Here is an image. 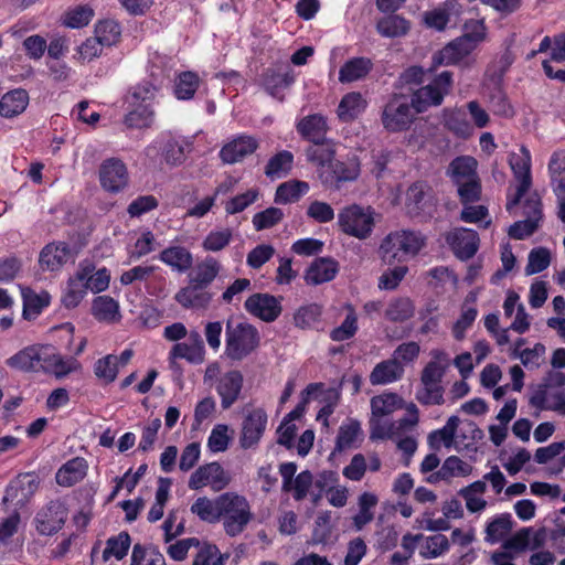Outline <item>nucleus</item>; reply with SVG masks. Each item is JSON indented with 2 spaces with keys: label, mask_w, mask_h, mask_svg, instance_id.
<instances>
[{
  "label": "nucleus",
  "mask_w": 565,
  "mask_h": 565,
  "mask_svg": "<svg viewBox=\"0 0 565 565\" xmlns=\"http://www.w3.org/2000/svg\"><path fill=\"white\" fill-rule=\"evenodd\" d=\"M509 164L513 171L515 185H510L507 192V210L511 211L516 206H521L523 212H542L543 204L540 194L531 191V154L530 151L522 147L520 153H511L509 156Z\"/></svg>",
  "instance_id": "obj_1"
},
{
  "label": "nucleus",
  "mask_w": 565,
  "mask_h": 565,
  "mask_svg": "<svg viewBox=\"0 0 565 565\" xmlns=\"http://www.w3.org/2000/svg\"><path fill=\"white\" fill-rule=\"evenodd\" d=\"M260 345L258 329L246 321L227 320L225 328V354L232 361H243Z\"/></svg>",
  "instance_id": "obj_2"
},
{
  "label": "nucleus",
  "mask_w": 565,
  "mask_h": 565,
  "mask_svg": "<svg viewBox=\"0 0 565 565\" xmlns=\"http://www.w3.org/2000/svg\"><path fill=\"white\" fill-rule=\"evenodd\" d=\"M220 521H223L225 533L235 537L239 535L253 519L247 499L234 492L221 494Z\"/></svg>",
  "instance_id": "obj_3"
},
{
  "label": "nucleus",
  "mask_w": 565,
  "mask_h": 565,
  "mask_svg": "<svg viewBox=\"0 0 565 565\" xmlns=\"http://www.w3.org/2000/svg\"><path fill=\"white\" fill-rule=\"evenodd\" d=\"M425 245V237L417 232L402 231L388 234L381 244L382 258L386 263H403L416 256Z\"/></svg>",
  "instance_id": "obj_4"
},
{
  "label": "nucleus",
  "mask_w": 565,
  "mask_h": 565,
  "mask_svg": "<svg viewBox=\"0 0 565 565\" xmlns=\"http://www.w3.org/2000/svg\"><path fill=\"white\" fill-rule=\"evenodd\" d=\"M454 79L450 71H443L436 75L427 85L419 86L412 94V106L416 114H422L430 107H438L443 104L452 88Z\"/></svg>",
  "instance_id": "obj_5"
},
{
  "label": "nucleus",
  "mask_w": 565,
  "mask_h": 565,
  "mask_svg": "<svg viewBox=\"0 0 565 565\" xmlns=\"http://www.w3.org/2000/svg\"><path fill=\"white\" fill-rule=\"evenodd\" d=\"M412 100L408 102L404 94H394L382 113V124L391 132L404 131L414 121Z\"/></svg>",
  "instance_id": "obj_6"
},
{
  "label": "nucleus",
  "mask_w": 565,
  "mask_h": 565,
  "mask_svg": "<svg viewBox=\"0 0 565 565\" xmlns=\"http://www.w3.org/2000/svg\"><path fill=\"white\" fill-rule=\"evenodd\" d=\"M40 487V478L35 472L19 473L6 488L2 502L11 503L13 511L20 512L33 498Z\"/></svg>",
  "instance_id": "obj_7"
},
{
  "label": "nucleus",
  "mask_w": 565,
  "mask_h": 565,
  "mask_svg": "<svg viewBox=\"0 0 565 565\" xmlns=\"http://www.w3.org/2000/svg\"><path fill=\"white\" fill-rule=\"evenodd\" d=\"M67 515L68 509L63 501L51 500L36 512L35 529L41 535L52 536L63 529Z\"/></svg>",
  "instance_id": "obj_8"
},
{
  "label": "nucleus",
  "mask_w": 565,
  "mask_h": 565,
  "mask_svg": "<svg viewBox=\"0 0 565 565\" xmlns=\"http://www.w3.org/2000/svg\"><path fill=\"white\" fill-rule=\"evenodd\" d=\"M268 416L263 408L257 407L249 411L242 422L238 440L241 448L245 450L256 448L266 430Z\"/></svg>",
  "instance_id": "obj_9"
},
{
  "label": "nucleus",
  "mask_w": 565,
  "mask_h": 565,
  "mask_svg": "<svg viewBox=\"0 0 565 565\" xmlns=\"http://www.w3.org/2000/svg\"><path fill=\"white\" fill-rule=\"evenodd\" d=\"M476 50L473 42L467 36H459L436 52L431 57L428 72H434L441 65H456L468 57Z\"/></svg>",
  "instance_id": "obj_10"
},
{
  "label": "nucleus",
  "mask_w": 565,
  "mask_h": 565,
  "mask_svg": "<svg viewBox=\"0 0 565 565\" xmlns=\"http://www.w3.org/2000/svg\"><path fill=\"white\" fill-rule=\"evenodd\" d=\"M40 348L39 372L42 371L54 375L56 379H62L74 372L79 365L73 358L65 360L51 344H41Z\"/></svg>",
  "instance_id": "obj_11"
},
{
  "label": "nucleus",
  "mask_w": 565,
  "mask_h": 565,
  "mask_svg": "<svg viewBox=\"0 0 565 565\" xmlns=\"http://www.w3.org/2000/svg\"><path fill=\"white\" fill-rule=\"evenodd\" d=\"M360 174V163L355 157L345 161L333 160L326 169L319 171L322 183L340 188L342 182L354 181Z\"/></svg>",
  "instance_id": "obj_12"
},
{
  "label": "nucleus",
  "mask_w": 565,
  "mask_h": 565,
  "mask_svg": "<svg viewBox=\"0 0 565 565\" xmlns=\"http://www.w3.org/2000/svg\"><path fill=\"white\" fill-rule=\"evenodd\" d=\"M99 182L104 190L111 193L120 192L128 184V171L118 158H109L99 167Z\"/></svg>",
  "instance_id": "obj_13"
},
{
  "label": "nucleus",
  "mask_w": 565,
  "mask_h": 565,
  "mask_svg": "<svg viewBox=\"0 0 565 565\" xmlns=\"http://www.w3.org/2000/svg\"><path fill=\"white\" fill-rule=\"evenodd\" d=\"M245 310L265 322L275 321L281 313L280 300L269 294H253L244 303Z\"/></svg>",
  "instance_id": "obj_14"
},
{
  "label": "nucleus",
  "mask_w": 565,
  "mask_h": 565,
  "mask_svg": "<svg viewBox=\"0 0 565 565\" xmlns=\"http://www.w3.org/2000/svg\"><path fill=\"white\" fill-rule=\"evenodd\" d=\"M228 483V478L221 463L213 461L200 466L189 479V488L200 490L206 486H211L215 490H222Z\"/></svg>",
  "instance_id": "obj_15"
},
{
  "label": "nucleus",
  "mask_w": 565,
  "mask_h": 565,
  "mask_svg": "<svg viewBox=\"0 0 565 565\" xmlns=\"http://www.w3.org/2000/svg\"><path fill=\"white\" fill-rule=\"evenodd\" d=\"M243 381V374L237 370L228 371L217 380L215 390L221 397L223 409H228L238 399Z\"/></svg>",
  "instance_id": "obj_16"
},
{
  "label": "nucleus",
  "mask_w": 565,
  "mask_h": 565,
  "mask_svg": "<svg viewBox=\"0 0 565 565\" xmlns=\"http://www.w3.org/2000/svg\"><path fill=\"white\" fill-rule=\"evenodd\" d=\"M454 254L461 260H467L475 256L479 248V236L473 230H456L447 236Z\"/></svg>",
  "instance_id": "obj_17"
},
{
  "label": "nucleus",
  "mask_w": 565,
  "mask_h": 565,
  "mask_svg": "<svg viewBox=\"0 0 565 565\" xmlns=\"http://www.w3.org/2000/svg\"><path fill=\"white\" fill-rule=\"evenodd\" d=\"M548 171L558 212H565V150H558L552 154Z\"/></svg>",
  "instance_id": "obj_18"
},
{
  "label": "nucleus",
  "mask_w": 565,
  "mask_h": 565,
  "mask_svg": "<svg viewBox=\"0 0 565 565\" xmlns=\"http://www.w3.org/2000/svg\"><path fill=\"white\" fill-rule=\"evenodd\" d=\"M257 148L258 141L254 137L242 135L224 145L220 157L224 163L233 164L255 152Z\"/></svg>",
  "instance_id": "obj_19"
},
{
  "label": "nucleus",
  "mask_w": 565,
  "mask_h": 565,
  "mask_svg": "<svg viewBox=\"0 0 565 565\" xmlns=\"http://www.w3.org/2000/svg\"><path fill=\"white\" fill-rule=\"evenodd\" d=\"M72 256L71 247L65 242L50 243L40 253L39 263L44 270H58Z\"/></svg>",
  "instance_id": "obj_20"
},
{
  "label": "nucleus",
  "mask_w": 565,
  "mask_h": 565,
  "mask_svg": "<svg viewBox=\"0 0 565 565\" xmlns=\"http://www.w3.org/2000/svg\"><path fill=\"white\" fill-rule=\"evenodd\" d=\"M339 273V263L331 257H318L306 270L305 280L308 285H321L331 281Z\"/></svg>",
  "instance_id": "obj_21"
},
{
  "label": "nucleus",
  "mask_w": 565,
  "mask_h": 565,
  "mask_svg": "<svg viewBox=\"0 0 565 565\" xmlns=\"http://www.w3.org/2000/svg\"><path fill=\"white\" fill-rule=\"evenodd\" d=\"M88 463L83 457H74L63 463L55 473L56 483L61 487H73L87 475Z\"/></svg>",
  "instance_id": "obj_22"
},
{
  "label": "nucleus",
  "mask_w": 565,
  "mask_h": 565,
  "mask_svg": "<svg viewBox=\"0 0 565 565\" xmlns=\"http://www.w3.org/2000/svg\"><path fill=\"white\" fill-rule=\"evenodd\" d=\"M461 10L462 6L458 0H446L440 7L425 12V24L430 29L443 31L449 23L450 18L458 17Z\"/></svg>",
  "instance_id": "obj_23"
},
{
  "label": "nucleus",
  "mask_w": 565,
  "mask_h": 565,
  "mask_svg": "<svg viewBox=\"0 0 565 565\" xmlns=\"http://www.w3.org/2000/svg\"><path fill=\"white\" fill-rule=\"evenodd\" d=\"M206 289L189 281L188 286L175 294V300L186 309H205L212 300V294Z\"/></svg>",
  "instance_id": "obj_24"
},
{
  "label": "nucleus",
  "mask_w": 565,
  "mask_h": 565,
  "mask_svg": "<svg viewBox=\"0 0 565 565\" xmlns=\"http://www.w3.org/2000/svg\"><path fill=\"white\" fill-rule=\"evenodd\" d=\"M339 225L344 233L365 238L374 226L373 214H339Z\"/></svg>",
  "instance_id": "obj_25"
},
{
  "label": "nucleus",
  "mask_w": 565,
  "mask_h": 565,
  "mask_svg": "<svg viewBox=\"0 0 565 565\" xmlns=\"http://www.w3.org/2000/svg\"><path fill=\"white\" fill-rule=\"evenodd\" d=\"M328 130L327 119L320 114L306 116L297 124V131L311 143L323 141Z\"/></svg>",
  "instance_id": "obj_26"
},
{
  "label": "nucleus",
  "mask_w": 565,
  "mask_h": 565,
  "mask_svg": "<svg viewBox=\"0 0 565 565\" xmlns=\"http://www.w3.org/2000/svg\"><path fill=\"white\" fill-rule=\"evenodd\" d=\"M295 82L294 74L288 71L281 73L274 68H267L262 75V83L265 90L273 97L284 100V95L281 92Z\"/></svg>",
  "instance_id": "obj_27"
},
{
  "label": "nucleus",
  "mask_w": 565,
  "mask_h": 565,
  "mask_svg": "<svg viewBox=\"0 0 565 565\" xmlns=\"http://www.w3.org/2000/svg\"><path fill=\"white\" fill-rule=\"evenodd\" d=\"M455 185L457 186V193L460 202L463 205L461 212H488V207L484 205H478L476 207L469 206L481 199L482 188L480 178L469 179L468 181H463Z\"/></svg>",
  "instance_id": "obj_28"
},
{
  "label": "nucleus",
  "mask_w": 565,
  "mask_h": 565,
  "mask_svg": "<svg viewBox=\"0 0 565 565\" xmlns=\"http://www.w3.org/2000/svg\"><path fill=\"white\" fill-rule=\"evenodd\" d=\"M85 273L75 271L67 280L66 288L62 295L61 302L66 309L76 308L87 295L85 285Z\"/></svg>",
  "instance_id": "obj_29"
},
{
  "label": "nucleus",
  "mask_w": 565,
  "mask_h": 565,
  "mask_svg": "<svg viewBox=\"0 0 565 565\" xmlns=\"http://www.w3.org/2000/svg\"><path fill=\"white\" fill-rule=\"evenodd\" d=\"M158 258L178 273H185L193 265L191 252L183 246L167 247L160 252Z\"/></svg>",
  "instance_id": "obj_30"
},
{
  "label": "nucleus",
  "mask_w": 565,
  "mask_h": 565,
  "mask_svg": "<svg viewBox=\"0 0 565 565\" xmlns=\"http://www.w3.org/2000/svg\"><path fill=\"white\" fill-rule=\"evenodd\" d=\"M406 206L409 210H426L434 204V191L429 184L423 181L413 183L406 191Z\"/></svg>",
  "instance_id": "obj_31"
},
{
  "label": "nucleus",
  "mask_w": 565,
  "mask_h": 565,
  "mask_svg": "<svg viewBox=\"0 0 565 565\" xmlns=\"http://www.w3.org/2000/svg\"><path fill=\"white\" fill-rule=\"evenodd\" d=\"M404 367L396 359H390L377 363L370 374L373 385L393 383L403 376Z\"/></svg>",
  "instance_id": "obj_32"
},
{
  "label": "nucleus",
  "mask_w": 565,
  "mask_h": 565,
  "mask_svg": "<svg viewBox=\"0 0 565 565\" xmlns=\"http://www.w3.org/2000/svg\"><path fill=\"white\" fill-rule=\"evenodd\" d=\"M78 273H87L85 275V285L88 290L94 294L105 291L109 287L110 273L106 267L95 270V265L90 262H83L78 265Z\"/></svg>",
  "instance_id": "obj_33"
},
{
  "label": "nucleus",
  "mask_w": 565,
  "mask_h": 565,
  "mask_svg": "<svg viewBox=\"0 0 565 565\" xmlns=\"http://www.w3.org/2000/svg\"><path fill=\"white\" fill-rule=\"evenodd\" d=\"M29 104V94L25 89L18 88L6 93L0 99V115L12 118L22 114Z\"/></svg>",
  "instance_id": "obj_34"
},
{
  "label": "nucleus",
  "mask_w": 565,
  "mask_h": 565,
  "mask_svg": "<svg viewBox=\"0 0 565 565\" xmlns=\"http://www.w3.org/2000/svg\"><path fill=\"white\" fill-rule=\"evenodd\" d=\"M40 345L33 344L20 350L7 360V364L23 372H39Z\"/></svg>",
  "instance_id": "obj_35"
},
{
  "label": "nucleus",
  "mask_w": 565,
  "mask_h": 565,
  "mask_svg": "<svg viewBox=\"0 0 565 565\" xmlns=\"http://www.w3.org/2000/svg\"><path fill=\"white\" fill-rule=\"evenodd\" d=\"M220 271V262L212 256H207L202 262H200L195 269L189 275V281L207 288L217 277Z\"/></svg>",
  "instance_id": "obj_36"
},
{
  "label": "nucleus",
  "mask_w": 565,
  "mask_h": 565,
  "mask_svg": "<svg viewBox=\"0 0 565 565\" xmlns=\"http://www.w3.org/2000/svg\"><path fill=\"white\" fill-rule=\"evenodd\" d=\"M335 143L326 138L323 141L313 142L306 149L307 160L320 167V170L326 169L332 163L335 156Z\"/></svg>",
  "instance_id": "obj_37"
},
{
  "label": "nucleus",
  "mask_w": 565,
  "mask_h": 565,
  "mask_svg": "<svg viewBox=\"0 0 565 565\" xmlns=\"http://www.w3.org/2000/svg\"><path fill=\"white\" fill-rule=\"evenodd\" d=\"M92 315L99 322L114 323L119 321L118 302L110 296H97L92 303Z\"/></svg>",
  "instance_id": "obj_38"
},
{
  "label": "nucleus",
  "mask_w": 565,
  "mask_h": 565,
  "mask_svg": "<svg viewBox=\"0 0 565 565\" xmlns=\"http://www.w3.org/2000/svg\"><path fill=\"white\" fill-rule=\"evenodd\" d=\"M478 162L470 156H461L455 158L447 170L455 184L468 181L469 179L479 178L477 173Z\"/></svg>",
  "instance_id": "obj_39"
},
{
  "label": "nucleus",
  "mask_w": 565,
  "mask_h": 565,
  "mask_svg": "<svg viewBox=\"0 0 565 565\" xmlns=\"http://www.w3.org/2000/svg\"><path fill=\"white\" fill-rule=\"evenodd\" d=\"M372 62L367 57H353L345 62L339 71L341 83H351L365 77L372 70Z\"/></svg>",
  "instance_id": "obj_40"
},
{
  "label": "nucleus",
  "mask_w": 565,
  "mask_h": 565,
  "mask_svg": "<svg viewBox=\"0 0 565 565\" xmlns=\"http://www.w3.org/2000/svg\"><path fill=\"white\" fill-rule=\"evenodd\" d=\"M221 494L215 499L207 497L198 498L191 505L190 510L201 521L214 524L220 521L221 512Z\"/></svg>",
  "instance_id": "obj_41"
},
{
  "label": "nucleus",
  "mask_w": 565,
  "mask_h": 565,
  "mask_svg": "<svg viewBox=\"0 0 565 565\" xmlns=\"http://www.w3.org/2000/svg\"><path fill=\"white\" fill-rule=\"evenodd\" d=\"M365 106L366 103L360 93H348L338 106V117L343 122L352 121L365 109Z\"/></svg>",
  "instance_id": "obj_42"
},
{
  "label": "nucleus",
  "mask_w": 565,
  "mask_h": 565,
  "mask_svg": "<svg viewBox=\"0 0 565 565\" xmlns=\"http://www.w3.org/2000/svg\"><path fill=\"white\" fill-rule=\"evenodd\" d=\"M294 166V154L288 150H281L273 156L264 170L270 180L281 179L288 175Z\"/></svg>",
  "instance_id": "obj_43"
},
{
  "label": "nucleus",
  "mask_w": 565,
  "mask_h": 565,
  "mask_svg": "<svg viewBox=\"0 0 565 565\" xmlns=\"http://www.w3.org/2000/svg\"><path fill=\"white\" fill-rule=\"evenodd\" d=\"M309 191V184L300 180H289L278 185L275 202L287 204L297 202Z\"/></svg>",
  "instance_id": "obj_44"
},
{
  "label": "nucleus",
  "mask_w": 565,
  "mask_h": 565,
  "mask_svg": "<svg viewBox=\"0 0 565 565\" xmlns=\"http://www.w3.org/2000/svg\"><path fill=\"white\" fill-rule=\"evenodd\" d=\"M513 520L510 513H502L487 523L486 537L488 543L494 544L502 541L512 530Z\"/></svg>",
  "instance_id": "obj_45"
},
{
  "label": "nucleus",
  "mask_w": 565,
  "mask_h": 565,
  "mask_svg": "<svg viewBox=\"0 0 565 565\" xmlns=\"http://www.w3.org/2000/svg\"><path fill=\"white\" fill-rule=\"evenodd\" d=\"M414 313L415 305L408 297L392 299L385 309V318L392 322H404L411 319Z\"/></svg>",
  "instance_id": "obj_46"
},
{
  "label": "nucleus",
  "mask_w": 565,
  "mask_h": 565,
  "mask_svg": "<svg viewBox=\"0 0 565 565\" xmlns=\"http://www.w3.org/2000/svg\"><path fill=\"white\" fill-rule=\"evenodd\" d=\"M131 545V537L127 531H121L117 535L107 539L106 547L103 551V561L108 562L111 557L120 561L127 554Z\"/></svg>",
  "instance_id": "obj_47"
},
{
  "label": "nucleus",
  "mask_w": 565,
  "mask_h": 565,
  "mask_svg": "<svg viewBox=\"0 0 565 565\" xmlns=\"http://www.w3.org/2000/svg\"><path fill=\"white\" fill-rule=\"evenodd\" d=\"M347 316L342 323L330 331V339L335 342H342L352 339L358 330V316L351 303L345 305Z\"/></svg>",
  "instance_id": "obj_48"
},
{
  "label": "nucleus",
  "mask_w": 565,
  "mask_h": 565,
  "mask_svg": "<svg viewBox=\"0 0 565 565\" xmlns=\"http://www.w3.org/2000/svg\"><path fill=\"white\" fill-rule=\"evenodd\" d=\"M51 297L49 292L36 294L32 290L23 294L22 316L25 320L35 319L46 307H49Z\"/></svg>",
  "instance_id": "obj_49"
},
{
  "label": "nucleus",
  "mask_w": 565,
  "mask_h": 565,
  "mask_svg": "<svg viewBox=\"0 0 565 565\" xmlns=\"http://www.w3.org/2000/svg\"><path fill=\"white\" fill-rule=\"evenodd\" d=\"M323 313V307L312 302L299 307L294 313V323L297 328L306 330L312 329L320 322Z\"/></svg>",
  "instance_id": "obj_50"
},
{
  "label": "nucleus",
  "mask_w": 565,
  "mask_h": 565,
  "mask_svg": "<svg viewBox=\"0 0 565 565\" xmlns=\"http://www.w3.org/2000/svg\"><path fill=\"white\" fill-rule=\"evenodd\" d=\"M200 77L196 73L186 71L180 73L174 81V95L180 100H189L194 97L200 86Z\"/></svg>",
  "instance_id": "obj_51"
},
{
  "label": "nucleus",
  "mask_w": 565,
  "mask_h": 565,
  "mask_svg": "<svg viewBox=\"0 0 565 565\" xmlns=\"http://www.w3.org/2000/svg\"><path fill=\"white\" fill-rule=\"evenodd\" d=\"M361 433V425L356 419H350L348 423H343L339 427L334 451L342 452L352 448Z\"/></svg>",
  "instance_id": "obj_52"
},
{
  "label": "nucleus",
  "mask_w": 565,
  "mask_h": 565,
  "mask_svg": "<svg viewBox=\"0 0 565 565\" xmlns=\"http://www.w3.org/2000/svg\"><path fill=\"white\" fill-rule=\"evenodd\" d=\"M377 31L386 38H398L405 35L409 30V22L401 15L391 14L377 22Z\"/></svg>",
  "instance_id": "obj_53"
},
{
  "label": "nucleus",
  "mask_w": 565,
  "mask_h": 565,
  "mask_svg": "<svg viewBox=\"0 0 565 565\" xmlns=\"http://www.w3.org/2000/svg\"><path fill=\"white\" fill-rule=\"evenodd\" d=\"M115 361V354H107L94 363V374L104 385L111 384L117 379L119 370Z\"/></svg>",
  "instance_id": "obj_54"
},
{
  "label": "nucleus",
  "mask_w": 565,
  "mask_h": 565,
  "mask_svg": "<svg viewBox=\"0 0 565 565\" xmlns=\"http://www.w3.org/2000/svg\"><path fill=\"white\" fill-rule=\"evenodd\" d=\"M401 397L395 393H387L374 396L371 399L372 415L375 417H383L392 414L395 409L401 407Z\"/></svg>",
  "instance_id": "obj_55"
},
{
  "label": "nucleus",
  "mask_w": 565,
  "mask_h": 565,
  "mask_svg": "<svg viewBox=\"0 0 565 565\" xmlns=\"http://www.w3.org/2000/svg\"><path fill=\"white\" fill-rule=\"evenodd\" d=\"M551 263V253L545 247L533 248L529 253L527 265L525 266V274L527 276L539 274L545 270Z\"/></svg>",
  "instance_id": "obj_56"
},
{
  "label": "nucleus",
  "mask_w": 565,
  "mask_h": 565,
  "mask_svg": "<svg viewBox=\"0 0 565 565\" xmlns=\"http://www.w3.org/2000/svg\"><path fill=\"white\" fill-rule=\"evenodd\" d=\"M426 71L419 65H412L405 68L398 76L396 87H408L413 93L425 79Z\"/></svg>",
  "instance_id": "obj_57"
},
{
  "label": "nucleus",
  "mask_w": 565,
  "mask_h": 565,
  "mask_svg": "<svg viewBox=\"0 0 565 565\" xmlns=\"http://www.w3.org/2000/svg\"><path fill=\"white\" fill-rule=\"evenodd\" d=\"M313 484V475L310 470L299 472L289 487L295 501H302L307 498Z\"/></svg>",
  "instance_id": "obj_58"
},
{
  "label": "nucleus",
  "mask_w": 565,
  "mask_h": 565,
  "mask_svg": "<svg viewBox=\"0 0 565 565\" xmlns=\"http://www.w3.org/2000/svg\"><path fill=\"white\" fill-rule=\"evenodd\" d=\"M537 217H529L523 221L513 223L508 231V234L513 239H524L531 236L540 226L544 214H536Z\"/></svg>",
  "instance_id": "obj_59"
},
{
  "label": "nucleus",
  "mask_w": 565,
  "mask_h": 565,
  "mask_svg": "<svg viewBox=\"0 0 565 565\" xmlns=\"http://www.w3.org/2000/svg\"><path fill=\"white\" fill-rule=\"evenodd\" d=\"M489 103L493 114L502 117H512L514 115L513 107L508 100L503 89L497 85L490 93Z\"/></svg>",
  "instance_id": "obj_60"
},
{
  "label": "nucleus",
  "mask_w": 565,
  "mask_h": 565,
  "mask_svg": "<svg viewBox=\"0 0 565 565\" xmlns=\"http://www.w3.org/2000/svg\"><path fill=\"white\" fill-rule=\"evenodd\" d=\"M94 15L93 9L88 6H79L65 13L63 23L72 29H79L87 25Z\"/></svg>",
  "instance_id": "obj_61"
},
{
  "label": "nucleus",
  "mask_w": 565,
  "mask_h": 565,
  "mask_svg": "<svg viewBox=\"0 0 565 565\" xmlns=\"http://www.w3.org/2000/svg\"><path fill=\"white\" fill-rule=\"evenodd\" d=\"M192 565H224V557L216 545L210 543L200 544Z\"/></svg>",
  "instance_id": "obj_62"
},
{
  "label": "nucleus",
  "mask_w": 565,
  "mask_h": 565,
  "mask_svg": "<svg viewBox=\"0 0 565 565\" xmlns=\"http://www.w3.org/2000/svg\"><path fill=\"white\" fill-rule=\"evenodd\" d=\"M153 111L149 105H140L136 109L128 113L125 117V124L129 128H146L152 121Z\"/></svg>",
  "instance_id": "obj_63"
},
{
  "label": "nucleus",
  "mask_w": 565,
  "mask_h": 565,
  "mask_svg": "<svg viewBox=\"0 0 565 565\" xmlns=\"http://www.w3.org/2000/svg\"><path fill=\"white\" fill-rule=\"evenodd\" d=\"M445 126L455 135L468 138L472 134V127L461 111L451 113L445 120Z\"/></svg>",
  "instance_id": "obj_64"
}]
</instances>
